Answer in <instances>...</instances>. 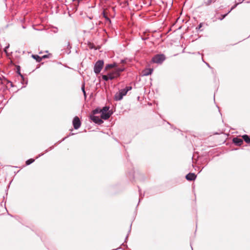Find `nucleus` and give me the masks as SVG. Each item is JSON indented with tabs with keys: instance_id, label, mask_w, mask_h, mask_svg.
Wrapping results in <instances>:
<instances>
[{
	"instance_id": "f257e3e1",
	"label": "nucleus",
	"mask_w": 250,
	"mask_h": 250,
	"mask_svg": "<svg viewBox=\"0 0 250 250\" xmlns=\"http://www.w3.org/2000/svg\"><path fill=\"white\" fill-rule=\"evenodd\" d=\"M131 87L126 86L125 88L119 90V91L116 93L114 96V100L116 101L121 100L123 96L126 95L127 92L131 89Z\"/></svg>"
},
{
	"instance_id": "f03ea898",
	"label": "nucleus",
	"mask_w": 250,
	"mask_h": 250,
	"mask_svg": "<svg viewBox=\"0 0 250 250\" xmlns=\"http://www.w3.org/2000/svg\"><path fill=\"white\" fill-rule=\"evenodd\" d=\"M108 110L109 107L107 106L104 107L103 109L100 110L101 118L104 120H107L110 117L111 114Z\"/></svg>"
},
{
	"instance_id": "7ed1b4c3",
	"label": "nucleus",
	"mask_w": 250,
	"mask_h": 250,
	"mask_svg": "<svg viewBox=\"0 0 250 250\" xmlns=\"http://www.w3.org/2000/svg\"><path fill=\"white\" fill-rule=\"evenodd\" d=\"M104 61L102 60H99L98 61L94 67V71L96 74H99L101 70L102 69L103 66H104Z\"/></svg>"
},
{
	"instance_id": "20e7f679",
	"label": "nucleus",
	"mask_w": 250,
	"mask_h": 250,
	"mask_svg": "<svg viewBox=\"0 0 250 250\" xmlns=\"http://www.w3.org/2000/svg\"><path fill=\"white\" fill-rule=\"evenodd\" d=\"M124 70V68H117L115 71L112 72H110L108 74L110 80H112L118 76H120V72L123 71Z\"/></svg>"
},
{
	"instance_id": "39448f33",
	"label": "nucleus",
	"mask_w": 250,
	"mask_h": 250,
	"mask_svg": "<svg viewBox=\"0 0 250 250\" xmlns=\"http://www.w3.org/2000/svg\"><path fill=\"white\" fill-rule=\"evenodd\" d=\"M166 58L165 55L163 54H159L155 55L152 58V62L157 63H161L165 60Z\"/></svg>"
},
{
	"instance_id": "423d86ee",
	"label": "nucleus",
	"mask_w": 250,
	"mask_h": 250,
	"mask_svg": "<svg viewBox=\"0 0 250 250\" xmlns=\"http://www.w3.org/2000/svg\"><path fill=\"white\" fill-rule=\"evenodd\" d=\"M73 125L74 128L75 129H77L80 127V126L81 125V123L80 119L78 117L76 116L74 117V118L73 120Z\"/></svg>"
},
{
	"instance_id": "0eeeda50",
	"label": "nucleus",
	"mask_w": 250,
	"mask_h": 250,
	"mask_svg": "<svg viewBox=\"0 0 250 250\" xmlns=\"http://www.w3.org/2000/svg\"><path fill=\"white\" fill-rule=\"evenodd\" d=\"M91 119L94 122L98 124H101L102 123H103V121L101 119L102 118H100L98 116H92L91 117Z\"/></svg>"
},
{
	"instance_id": "6e6552de",
	"label": "nucleus",
	"mask_w": 250,
	"mask_h": 250,
	"mask_svg": "<svg viewBox=\"0 0 250 250\" xmlns=\"http://www.w3.org/2000/svg\"><path fill=\"white\" fill-rule=\"evenodd\" d=\"M186 179L188 181H193L196 178V175L193 173H189L186 176Z\"/></svg>"
},
{
	"instance_id": "1a4fd4ad",
	"label": "nucleus",
	"mask_w": 250,
	"mask_h": 250,
	"mask_svg": "<svg viewBox=\"0 0 250 250\" xmlns=\"http://www.w3.org/2000/svg\"><path fill=\"white\" fill-rule=\"evenodd\" d=\"M153 71L152 68H146L142 71V74L143 76H147L150 75Z\"/></svg>"
},
{
	"instance_id": "9d476101",
	"label": "nucleus",
	"mask_w": 250,
	"mask_h": 250,
	"mask_svg": "<svg viewBox=\"0 0 250 250\" xmlns=\"http://www.w3.org/2000/svg\"><path fill=\"white\" fill-rule=\"evenodd\" d=\"M233 142L238 146H241L243 144V140L238 138H234Z\"/></svg>"
},
{
	"instance_id": "9b49d317",
	"label": "nucleus",
	"mask_w": 250,
	"mask_h": 250,
	"mask_svg": "<svg viewBox=\"0 0 250 250\" xmlns=\"http://www.w3.org/2000/svg\"><path fill=\"white\" fill-rule=\"evenodd\" d=\"M215 1L216 0H203V5L205 6H208Z\"/></svg>"
},
{
	"instance_id": "f8f14e48",
	"label": "nucleus",
	"mask_w": 250,
	"mask_h": 250,
	"mask_svg": "<svg viewBox=\"0 0 250 250\" xmlns=\"http://www.w3.org/2000/svg\"><path fill=\"white\" fill-rule=\"evenodd\" d=\"M32 57L36 60L37 62H40L42 60V58L37 55H32Z\"/></svg>"
},
{
	"instance_id": "ddd939ff",
	"label": "nucleus",
	"mask_w": 250,
	"mask_h": 250,
	"mask_svg": "<svg viewBox=\"0 0 250 250\" xmlns=\"http://www.w3.org/2000/svg\"><path fill=\"white\" fill-rule=\"evenodd\" d=\"M244 140L248 144H250V138L247 135H244L242 136Z\"/></svg>"
},
{
	"instance_id": "4468645a",
	"label": "nucleus",
	"mask_w": 250,
	"mask_h": 250,
	"mask_svg": "<svg viewBox=\"0 0 250 250\" xmlns=\"http://www.w3.org/2000/svg\"><path fill=\"white\" fill-rule=\"evenodd\" d=\"M116 63H114V64H108L105 66V69L108 70L109 69L112 68L115 66H116Z\"/></svg>"
},
{
	"instance_id": "2eb2a0df",
	"label": "nucleus",
	"mask_w": 250,
	"mask_h": 250,
	"mask_svg": "<svg viewBox=\"0 0 250 250\" xmlns=\"http://www.w3.org/2000/svg\"><path fill=\"white\" fill-rule=\"evenodd\" d=\"M34 162V159H30L26 161V164L29 165Z\"/></svg>"
},
{
	"instance_id": "dca6fc26",
	"label": "nucleus",
	"mask_w": 250,
	"mask_h": 250,
	"mask_svg": "<svg viewBox=\"0 0 250 250\" xmlns=\"http://www.w3.org/2000/svg\"><path fill=\"white\" fill-rule=\"evenodd\" d=\"M234 7H232L231 9H230V11H229V12L228 13H227L226 14H225V15H221V17L220 18V20H222L224 18H225L226 17V16L228 14V13H229L233 9Z\"/></svg>"
},
{
	"instance_id": "f3484780",
	"label": "nucleus",
	"mask_w": 250,
	"mask_h": 250,
	"mask_svg": "<svg viewBox=\"0 0 250 250\" xmlns=\"http://www.w3.org/2000/svg\"><path fill=\"white\" fill-rule=\"evenodd\" d=\"M102 78H103V79L104 80H105V81H108L109 79H110V78H109V77L108 75H103Z\"/></svg>"
},
{
	"instance_id": "a211bd4d",
	"label": "nucleus",
	"mask_w": 250,
	"mask_h": 250,
	"mask_svg": "<svg viewBox=\"0 0 250 250\" xmlns=\"http://www.w3.org/2000/svg\"><path fill=\"white\" fill-rule=\"evenodd\" d=\"M103 14H104V17L108 21H109V19L107 17V15H106V12L104 10V12H103Z\"/></svg>"
},
{
	"instance_id": "6ab92c4d",
	"label": "nucleus",
	"mask_w": 250,
	"mask_h": 250,
	"mask_svg": "<svg viewBox=\"0 0 250 250\" xmlns=\"http://www.w3.org/2000/svg\"><path fill=\"white\" fill-rule=\"evenodd\" d=\"M88 46L90 49H93L94 48V45L93 43L90 42L88 44Z\"/></svg>"
},
{
	"instance_id": "aec40b11",
	"label": "nucleus",
	"mask_w": 250,
	"mask_h": 250,
	"mask_svg": "<svg viewBox=\"0 0 250 250\" xmlns=\"http://www.w3.org/2000/svg\"><path fill=\"white\" fill-rule=\"evenodd\" d=\"M93 112L94 114H97V113H100V110L98 109H96L93 110Z\"/></svg>"
},
{
	"instance_id": "412c9836",
	"label": "nucleus",
	"mask_w": 250,
	"mask_h": 250,
	"mask_svg": "<svg viewBox=\"0 0 250 250\" xmlns=\"http://www.w3.org/2000/svg\"><path fill=\"white\" fill-rule=\"evenodd\" d=\"M82 88L83 91V92L84 95L85 97L86 96V94H85V91L84 90V84L83 85Z\"/></svg>"
},
{
	"instance_id": "4be33fe9",
	"label": "nucleus",
	"mask_w": 250,
	"mask_h": 250,
	"mask_svg": "<svg viewBox=\"0 0 250 250\" xmlns=\"http://www.w3.org/2000/svg\"><path fill=\"white\" fill-rule=\"evenodd\" d=\"M202 26H203V23H201L199 25V26H198L197 27H196V29H201V28L202 27Z\"/></svg>"
},
{
	"instance_id": "5701e85b",
	"label": "nucleus",
	"mask_w": 250,
	"mask_h": 250,
	"mask_svg": "<svg viewBox=\"0 0 250 250\" xmlns=\"http://www.w3.org/2000/svg\"><path fill=\"white\" fill-rule=\"evenodd\" d=\"M5 81L7 82V83H10L11 86H13V83L12 82H11L8 80H5Z\"/></svg>"
},
{
	"instance_id": "b1692460",
	"label": "nucleus",
	"mask_w": 250,
	"mask_h": 250,
	"mask_svg": "<svg viewBox=\"0 0 250 250\" xmlns=\"http://www.w3.org/2000/svg\"><path fill=\"white\" fill-rule=\"evenodd\" d=\"M47 57H48V55H45L43 56L42 58V59L46 58Z\"/></svg>"
},
{
	"instance_id": "393cba45",
	"label": "nucleus",
	"mask_w": 250,
	"mask_h": 250,
	"mask_svg": "<svg viewBox=\"0 0 250 250\" xmlns=\"http://www.w3.org/2000/svg\"><path fill=\"white\" fill-rule=\"evenodd\" d=\"M125 62V60H122L121 63H124Z\"/></svg>"
},
{
	"instance_id": "a878e982",
	"label": "nucleus",
	"mask_w": 250,
	"mask_h": 250,
	"mask_svg": "<svg viewBox=\"0 0 250 250\" xmlns=\"http://www.w3.org/2000/svg\"><path fill=\"white\" fill-rule=\"evenodd\" d=\"M19 68H20V66H18V71H19Z\"/></svg>"
},
{
	"instance_id": "bb28decb",
	"label": "nucleus",
	"mask_w": 250,
	"mask_h": 250,
	"mask_svg": "<svg viewBox=\"0 0 250 250\" xmlns=\"http://www.w3.org/2000/svg\"><path fill=\"white\" fill-rule=\"evenodd\" d=\"M19 75H20L21 76V73L20 72H19Z\"/></svg>"
}]
</instances>
